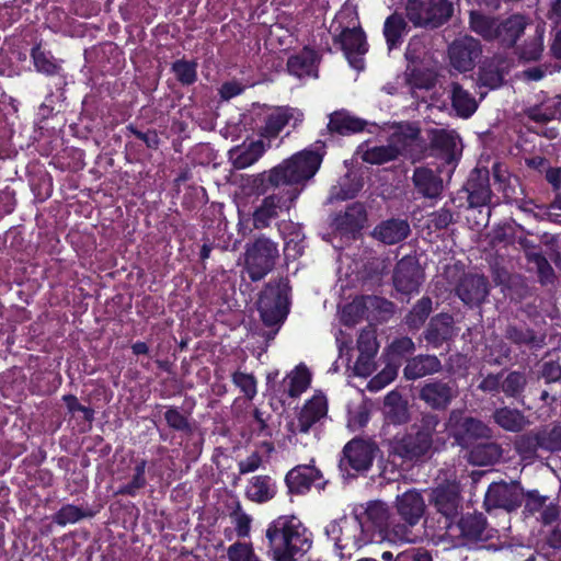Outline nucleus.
I'll use <instances>...</instances> for the list:
<instances>
[{
  "mask_svg": "<svg viewBox=\"0 0 561 561\" xmlns=\"http://www.w3.org/2000/svg\"><path fill=\"white\" fill-rule=\"evenodd\" d=\"M322 160V153L305 149L270 171L254 175L251 186L257 195H265L272 191L254 211V220L265 224L276 218L279 211L289 210L302 191L299 185L314 176Z\"/></svg>",
  "mask_w": 561,
  "mask_h": 561,
  "instance_id": "nucleus-1",
  "label": "nucleus"
},
{
  "mask_svg": "<svg viewBox=\"0 0 561 561\" xmlns=\"http://www.w3.org/2000/svg\"><path fill=\"white\" fill-rule=\"evenodd\" d=\"M439 423L437 414L423 413L402 435L397 434L387 442L388 461L393 466L424 461L432 454L434 435Z\"/></svg>",
  "mask_w": 561,
  "mask_h": 561,
  "instance_id": "nucleus-2",
  "label": "nucleus"
},
{
  "mask_svg": "<svg viewBox=\"0 0 561 561\" xmlns=\"http://www.w3.org/2000/svg\"><path fill=\"white\" fill-rule=\"evenodd\" d=\"M265 537L274 561H295L296 556L307 552L312 541L307 528L295 515H280L266 528Z\"/></svg>",
  "mask_w": 561,
  "mask_h": 561,
  "instance_id": "nucleus-3",
  "label": "nucleus"
},
{
  "mask_svg": "<svg viewBox=\"0 0 561 561\" xmlns=\"http://www.w3.org/2000/svg\"><path fill=\"white\" fill-rule=\"evenodd\" d=\"M469 24L471 31L485 42L495 44L503 50H510L525 35L530 20L523 13H513L508 16H491L479 11H471Z\"/></svg>",
  "mask_w": 561,
  "mask_h": 561,
  "instance_id": "nucleus-4",
  "label": "nucleus"
},
{
  "mask_svg": "<svg viewBox=\"0 0 561 561\" xmlns=\"http://www.w3.org/2000/svg\"><path fill=\"white\" fill-rule=\"evenodd\" d=\"M291 286L288 276H280L267 282L259 294L257 311L264 325L274 327L283 323L290 310Z\"/></svg>",
  "mask_w": 561,
  "mask_h": 561,
  "instance_id": "nucleus-5",
  "label": "nucleus"
},
{
  "mask_svg": "<svg viewBox=\"0 0 561 561\" xmlns=\"http://www.w3.org/2000/svg\"><path fill=\"white\" fill-rule=\"evenodd\" d=\"M346 12H339L330 25V33L333 35V43L340 45L351 67L357 70L364 69V59L362 58L368 51L366 33L362 28L358 18L355 15L357 24L344 25L343 19Z\"/></svg>",
  "mask_w": 561,
  "mask_h": 561,
  "instance_id": "nucleus-6",
  "label": "nucleus"
},
{
  "mask_svg": "<svg viewBox=\"0 0 561 561\" xmlns=\"http://www.w3.org/2000/svg\"><path fill=\"white\" fill-rule=\"evenodd\" d=\"M459 515L456 520L449 522L447 526H438L437 536L440 539L449 540L454 546H462L488 538L484 535L488 520L482 513L468 512Z\"/></svg>",
  "mask_w": 561,
  "mask_h": 561,
  "instance_id": "nucleus-7",
  "label": "nucleus"
},
{
  "mask_svg": "<svg viewBox=\"0 0 561 561\" xmlns=\"http://www.w3.org/2000/svg\"><path fill=\"white\" fill-rule=\"evenodd\" d=\"M454 5L448 0H408L405 14L415 27L434 30L451 18Z\"/></svg>",
  "mask_w": 561,
  "mask_h": 561,
  "instance_id": "nucleus-8",
  "label": "nucleus"
},
{
  "mask_svg": "<svg viewBox=\"0 0 561 561\" xmlns=\"http://www.w3.org/2000/svg\"><path fill=\"white\" fill-rule=\"evenodd\" d=\"M279 257L278 245L271 239L261 236L247 244L244 270L252 282L263 279L275 267Z\"/></svg>",
  "mask_w": 561,
  "mask_h": 561,
  "instance_id": "nucleus-9",
  "label": "nucleus"
},
{
  "mask_svg": "<svg viewBox=\"0 0 561 561\" xmlns=\"http://www.w3.org/2000/svg\"><path fill=\"white\" fill-rule=\"evenodd\" d=\"M446 431L457 446L466 449L472 447L479 439L491 437V430L481 420L465 416L457 410L450 412Z\"/></svg>",
  "mask_w": 561,
  "mask_h": 561,
  "instance_id": "nucleus-10",
  "label": "nucleus"
},
{
  "mask_svg": "<svg viewBox=\"0 0 561 561\" xmlns=\"http://www.w3.org/2000/svg\"><path fill=\"white\" fill-rule=\"evenodd\" d=\"M428 503L442 517L438 526H447L449 522L456 520L463 507L459 484L447 482L433 488L428 495Z\"/></svg>",
  "mask_w": 561,
  "mask_h": 561,
  "instance_id": "nucleus-11",
  "label": "nucleus"
},
{
  "mask_svg": "<svg viewBox=\"0 0 561 561\" xmlns=\"http://www.w3.org/2000/svg\"><path fill=\"white\" fill-rule=\"evenodd\" d=\"M378 450V445L373 439L354 437L343 447L340 469L347 472L353 470L356 473L367 472L373 467Z\"/></svg>",
  "mask_w": 561,
  "mask_h": 561,
  "instance_id": "nucleus-12",
  "label": "nucleus"
},
{
  "mask_svg": "<svg viewBox=\"0 0 561 561\" xmlns=\"http://www.w3.org/2000/svg\"><path fill=\"white\" fill-rule=\"evenodd\" d=\"M84 57L102 75L115 76L125 67L124 51L113 42L93 46L85 50Z\"/></svg>",
  "mask_w": 561,
  "mask_h": 561,
  "instance_id": "nucleus-13",
  "label": "nucleus"
},
{
  "mask_svg": "<svg viewBox=\"0 0 561 561\" xmlns=\"http://www.w3.org/2000/svg\"><path fill=\"white\" fill-rule=\"evenodd\" d=\"M524 490L518 482H497L489 485L484 496V505L491 508H504L507 512L517 510L523 504Z\"/></svg>",
  "mask_w": 561,
  "mask_h": 561,
  "instance_id": "nucleus-14",
  "label": "nucleus"
},
{
  "mask_svg": "<svg viewBox=\"0 0 561 561\" xmlns=\"http://www.w3.org/2000/svg\"><path fill=\"white\" fill-rule=\"evenodd\" d=\"M466 194L469 208L489 207L492 198L490 172L486 168H474L461 190ZM490 214V208H488Z\"/></svg>",
  "mask_w": 561,
  "mask_h": 561,
  "instance_id": "nucleus-15",
  "label": "nucleus"
},
{
  "mask_svg": "<svg viewBox=\"0 0 561 561\" xmlns=\"http://www.w3.org/2000/svg\"><path fill=\"white\" fill-rule=\"evenodd\" d=\"M319 468L313 465H297L285 476V484L289 495H305L314 485L323 489L325 482Z\"/></svg>",
  "mask_w": 561,
  "mask_h": 561,
  "instance_id": "nucleus-16",
  "label": "nucleus"
},
{
  "mask_svg": "<svg viewBox=\"0 0 561 561\" xmlns=\"http://www.w3.org/2000/svg\"><path fill=\"white\" fill-rule=\"evenodd\" d=\"M458 396V388L455 380H431L421 387L419 398L432 410L445 411Z\"/></svg>",
  "mask_w": 561,
  "mask_h": 561,
  "instance_id": "nucleus-17",
  "label": "nucleus"
},
{
  "mask_svg": "<svg viewBox=\"0 0 561 561\" xmlns=\"http://www.w3.org/2000/svg\"><path fill=\"white\" fill-rule=\"evenodd\" d=\"M481 53L480 42L471 36L456 39L448 48L450 65L460 72L472 70Z\"/></svg>",
  "mask_w": 561,
  "mask_h": 561,
  "instance_id": "nucleus-18",
  "label": "nucleus"
},
{
  "mask_svg": "<svg viewBox=\"0 0 561 561\" xmlns=\"http://www.w3.org/2000/svg\"><path fill=\"white\" fill-rule=\"evenodd\" d=\"M392 279L398 291L411 295L419 293L423 280V272L415 259L404 256L397 263Z\"/></svg>",
  "mask_w": 561,
  "mask_h": 561,
  "instance_id": "nucleus-19",
  "label": "nucleus"
},
{
  "mask_svg": "<svg viewBox=\"0 0 561 561\" xmlns=\"http://www.w3.org/2000/svg\"><path fill=\"white\" fill-rule=\"evenodd\" d=\"M489 293V279L484 275L465 274L456 286V295L470 307L483 304Z\"/></svg>",
  "mask_w": 561,
  "mask_h": 561,
  "instance_id": "nucleus-20",
  "label": "nucleus"
},
{
  "mask_svg": "<svg viewBox=\"0 0 561 561\" xmlns=\"http://www.w3.org/2000/svg\"><path fill=\"white\" fill-rule=\"evenodd\" d=\"M351 530H360L364 533V524L357 517L350 524L346 518L341 522L332 520L325 527L327 536L334 541L335 549L339 551L341 557H344L345 550L358 549L360 543L357 541L356 535H346Z\"/></svg>",
  "mask_w": 561,
  "mask_h": 561,
  "instance_id": "nucleus-21",
  "label": "nucleus"
},
{
  "mask_svg": "<svg viewBox=\"0 0 561 561\" xmlns=\"http://www.w3.org/2000/svg\"><path fill=\"white\" fill-rule=\"evenodd\" d=\"M320 62L321 56L319 53L310 46H304L299 51L287 58L286 69L290 76L299 79L306 77L317 79Z\"/></svg>",
  "mask_w": 561,
  "mask_h": 561,
  "instance_id": "nucleus-22",
  "label": "nucleus"
},
{
  "mask_svg": "<svg viewBox=\"0 0 561 561\" xmlns=\"http://www.w3.org/2000/svg\"><path fill=\"white\" fill-rule=\"evenodd\" d=\"M367 220V213L363 204L355 202L348 205L344 211L334 215L331 227L341 236L359 233Z\"/></svg>",
  "mask_w": 561,
  "mask_h": 561,
  "instance_id": "nucleus-23",
  "label": "nucleus"
},
{
  "mask_svg": "<svg viewBox=\"0 0 561 561\" xmlns=\"http://www.w3.org/2000/svg\"><path fill=\"white\" fill-rule=\"evenodd\" d=\"M523 503L524 513L531 516L540 513L539 520L543 525H551L559 519V505L549 501V496L541 495L538 490H529L524 493Z\"/></svg>",
  "mask_w": 561,
  "mask_h": 561,
  "instance_id": "nucleus-24",
  "label": "nucleus"
},
{
  "mask_svg": "<svg viewBox=\"0 0 561 561\" xmlns=\"http://www.w3.org/2000/svg\"><path fill=\"white\" fill-rule=\"evenodd\" d=\"M412 183L415 192L428 199L438 198L444 190L440 174L427 167H416L413 170Z\"/></svg>",
  "mask_w": 561,
  "mask_h": 561,
  "instance_id": "nucleus-25",
  "label": "nucleus"
},
{
  "mask_svg": "<svg viewBox=\"0 0 561 561\" xmlns=\"http://www.w3.org/2000/svg\"><path fill=\"white\" fill-rule=\"evenodd\" d=\"M430 148L432 154L446 164H454L459 160L457 151V138L453 131L446 129H433L431 131Z\"/></svg>",
  "mask_w": 561,
  "mask_h": 561,
  "instance_id": "nucleus-26",
  "label": "nucleus"
},
{
  "mask_svg": "<svg viewBox=\"0 0 561 561\" xmlns=\"http://www.w3.org/2000/svg\"><path fill=\"white\" fill-rule=\"evenodd\" d=\"M396 508L401 519L409 526H415L425 513V502L417 491H408L397 497Z\"/></svg>",
  "mask_w": 561,
  "mask_h": 561,
  "instance_id": "nucleus-27",
  "label": "nucleus"
},
{
  "mask_svg": "<svg viewBox=\"0 0 561 561\" xmlns=\"http://www.w3.org/2000/svg\"><path fill=\"white\" fill-rule=\"evenodd\" d=\"M328 414V402L323 394L307 400L297 417L298 432L309 433L310 428Z\"/></svg>",
  "mask_w": 561,
  "mask_h": 561,
  "instance_id": "nucleus-28",
  "label": "nucleus"
},
{
  "mask_svg": "<svg viewBox=\"0 0 561 561\" xmlns=\"http://www.w3.org/2000/svg\"><path fill=\"white\" fill-rule=\"evenodd\" d=\"M411 233L408 220L401 218H389L380 221L373 231L375 239L392 245L405 240Z\"/></svg>",
  "mask_w": 561,
  "mask_h": 561,
  "instance_id": "nucleus-29",
  "label": "nucleus"
},
{
  "mask_svg": "<svg viewBox=\"0 0 561 561\" xmlns=\"http://www.w3.org/2000/svg\"><path fill=\"white\" fill-rule=\"evenodd\" d=\"M453 317L448 313L442 312L430 320L423 335L428 345L434 348H438L453 337Z\"/></svg>",
  "mask_w": 561,
  "mask_h": 561,
  "instance_id": "nucleus-30",
  "label": "nucleus"
},
{
  "mask_svg": "<svg viewBox=\"0 0 561 561\" xmlns=\"http://www.w3.org/2000/svg\"><path fill=\"white\" fill-rule=\"evenodd\" d=\"M366 126L367 121L341 110L329 116L327 128L330 135L351 136L364 131Z\"/></svg>",
  "mask_w": 561,
  "mask_h": 561,
  "instance_id": "nucleus-31",
  "label": "nucleus"
},
{
  "mask_svg": "<svg viewBox=\"0 0 561 561\" xmlns=\"http://www.w3.org/2000/svg\"><path fill=\"white\" fill-rule=\"evenodd\" d=\"M291 118V108L277 107L273 112L266 113L261 117V124L256 125V131L263 138H276L285 126L289 124Z\"/></svg>",
  "mask_w": 561,
  "mask_h": 561,
  "instance_id": "nucleus-32",
  "label": "nucleus"
},
{
  "mask_svg": "<svg viewBox=\"0 0 561 561\" xmlns=\"http://www.w3.org/2000/svg\"><path fill=\"white\" fill-rule=\"evenodd\" d=\"M442 368L443 365L437 356L421 354L408 359L403 375L408 380H416L439 373Z\"/></svg>",
  "mask_w": 561,
  "mask_h": 561,
  "instance_id": "nucleus-33",
  "label": "nucleus"
},
{
  "mask_svg": "<svg viewBox=\"0 0 561 561\" xmlns=\"http://www.w3.org/2000/svg\"><path fill=\"white\" fill-rule=\"evenodd\" d=\"M265 146L263 140L243 142L229 150V158L237 170H242L254 164L264 154Z\"/></svg>",
  "mask_w": 561,
  "mask_h": 561,
  "instance_id": "nucleus-34",
  "label": "nucleus"
},
{
  "mask_svg": "<svg viewBox=\"0 0 561 561\" xmlns=\"http://www.w3.org/2000/svg\"><path fill=\"white\" fill-rule=\"evenodd\" d=\"M504 336L512 344L531 350H539L545 345V335H538L536 331L526 324H508Z\"/></svg>",
  "mask_w": 561,
  "mask_h": 561,
  "instance_id": "nucleus-35",
  "label": "nucleus"
},
{
  "mask_svg": "<svg viewBox=\"0 0 561 561\" xmlns=\"http://www.w3.org/2000/svg\"><path fill=\"white\" fill-rule=\"evenodd\" d=\"M277 494L276 482L267 474L254 476L245 490L247 497L259 504L266 503Z\"/></svg>",
  "mask_w": 561,
  "mask_h": 561,
  "instance_id": "nucleus-36",
  "label": "nucleus"
},
{
  "mask_svg": "<svg viewBox=\"0 0 561 561\" xmlns=\"http://www.w3.org/2000/svg\"><path fill=\"white\" fill-rule=\"evenodd\" d=\"M450 101L453 110L460 118L467 119L471 117L478 108V102L474 96L458 82L451 83Z\"/></svg>",
  "mask_w": 561,
  "mask_h": 561,
  "instance_id": "nucleus-37",
  "label": "nucleus"
},
{
  "mask_svg": "<svg viewBox=\"0 0 561 561\" xmlns=\"http://www.w3.org/2000/svg\"><path fill=\"white\" fill-rule=\"evenodd\" d=\"M408 31L409 26L402 14L397 12L390 14L386 19L382 30L388 49L393 50L399 48Z\"/></svg>",
  "mask_w": 561,
  "mask_h": 561,
  "instance_id": "nucleus-38",
  "label": "nucleus"
},
{
  "mask_svg": "<svg viewBox=\"0 0 561 561\" xmlns=\"http://www.w3.org/2000/svg\"><path fill=\"white\" fill-rule=\"evenodd\" d=\"M514 449L523 460H533L539 449L543 450L541 431H530L516 436Z\"/></svg>",
  "mask_w": 561,
  "mask_h": 561,
  "instance_id": "nucleus-39",
  "label": "nucleus"
},
{
  "mask_svg": "<svg viewBox=\"0 0 561 561\" xmlns=\"http://www.w3.org/2000/svg\"><path fill=\"white\" fill-rule=\"evenodd\" d=\"M31 58L37 72L47 77L57 76L62 70L61 65L56 60L50 50H46L38 43L31 49Z\"/></svg>",
  "mask_w": 561,
  "mask_h": 561,
  "instance_id": "nucleus-40",
  "label": "nucleus"
},
{
  "mask_svg": "<svg viewBox=\"0 0 561 561\" xmlns=\"http://www.w3.org/2000/svg\"><path fill=\"white\" fill-rule=\"evenodd\" d=\"M147 463L148 462L146 459H138L135 463V467L133 468L130 480L127 483L119 485L115 494L130 497L137 496L139 491L147 485Z\"/></svg>",
  "mask_w": 561,
  "mask_h": 561,
  "instance_id": "nucleus-41",
  "label": "nucleus"
},
{
  "mask_svg": "<svg viewBox=\"0 0 561 561\" xmlns=\"http://www.w3.org/2000/svg\"><path fill=\"white\" fill-rule=\"evenodd\" d=\"M494 422L507 432L518 433L526 425L523 412L508 407L499 408L493 413Z\"/></svg>",
  "mask_w": 561,
  "mask_h": 561,
  "instance_id": "nucleus-42",
  "label": "nucleus"
},
{
  "mask_svg": "<svg viewBox=\"0 0 561 561\" xmlns=\"http://www.w3.org/2000/svg\"><path fill=\"white\" fill-rule=\"evenodd\" d=\"M512 50L519 61H537L543 51L542 36L537 34L529 36L522 44L517 43Z\"/></svg>",
  "mask_w": 561,
  "mask_h": 561,
  "instance_id": "nucleus-43",
  "label": "nucleus"
},
{
  "mask_svg": "<svg viewBox=\"0 0 561 561\" xmlns=\"http://www.w3.org/2000/svg\"><path fill=\"white\" fill-rule=\"evenodd\" d=\"M197 67L195 59L188 60L183 57L171 64L170 71L182 87H190L198 80Z\"/></svg>",
  "mask_w": 561,
  "mask_h": 561,
  "instance_id": "nucleus-44",
  "label": "nucleus"
},
{
  "mask_svg": "<svg viewBox=\"0 0 561 561\" xmlns=\"http://www.w3.org/2000/svg\"><path fill=\"white\" fill-rule=\"evenodd\" d=\"M470 448L469 458L478 466L493 465L502 456L501 447L495 443L474 444Z\"/></svg>",
  "mask_w": 561,
  "mask_h": 561,
  "instance_id": "nucleus-45",
  "label": "nucleus"
},
{
  "mask_svg": "<svg viewBox=\"0 0 561 561\" xmlns=\"http://www.w3.org/2000/svg\"><path fill=\"white\" fill-rule=\"evenodd\" d=\"M164 420L168 427L174 432L185 436H191L194 433V425L191 423L188 415L184 414L179 407H167Z\"/></svg>",
  "mask_w": 561,
  "mask_h": 561,
  "instance_id": "nucleus-46",
  "label": "nucleus"
},
{
  "mask_svg": "<svg viewBox=\"0 0 561 561\" xmlns=\"http://www.w3.org/2000/svg\"><path fill=\"white\" fill-rule=\"evenodd\" d=\"M526 259L536 266L538 282L542 286L554 284L557 280L556 272L541 252H526Z\"/></svg>",
  "mask_w": 561,
  "mask_h": 561,
  "instance_id": "nucleus-47",
  "label": "nucleus"
},
{
  "mask_svg": "<svg viewBox=\"0 0 561 561\" xmlns=\"http://www.w3.org/2000/svg\"><path fill=\"white\" fill-rule=\"evenodd\" d=\"M93 516L94 512L90 510H82L73 504H65L53 515V522L58 526H66Z\"/></svg>",
  "mask_w": 561,
  "mask_h": 561,
  "instance_id": "nucleus-48",
  "label": "nucleus"
},
{
  "mask_svg": "<svg viewBox=\"0 0 561 561\" xmlns=\"http://www.w3.org/2000/svg\"><path fill=\"white\" fill-rule=\"evenodd\" d=\"M400 154L399 149L393 145L375 146L368 148L362 156L364 162L370 164H383L396 160Z\"/></svg>",
  "mask_w": 561,
  "mask_h": 561,
  "instance_id": "nucleus-49",
  "label": "nucleus"
},
{
  "mask_svg": "<svg viewBox=\"0 0 561 561\" xmlns=\"http://www.w3.org/2000/svg\"><path fill=\"white\" fill-rule=\"evenodd\" d=\"M432 312V299L422 297L407 314L405 322L410 329H420Z\"/></svg>",
  "mask_w": 561,
  "mask_h": 561,
  "instance_id": "nucleus-50",
  "label": "nucleus"
},
{
  "mask_svg": "<svg viewBox=\"0 0 561 561\" xmlns=\"http://www.w3.org/2000/svg\"><path fill=\"white\" fill-rule=\"evenodd\" d=\"M310 383L311 374L305 365L300 364L296 367L295 374L289 379L288 397L298 398L309 388Z\"/></svg>",
  "mask_w": 561,
  "mask_h": 561,
  "instance_id": "nucleus-51",
  "label": "nucleus"
},
{
  "mask_svg": "<svg viewBox=\"0 0 561 561\" xmlns=\"http://www.w3.org/2000/svg\"><path fill=\"white\" fill-rule=\"evenodd\" d=\"M527 385L525 373L513 370L502 381L501 390L508 398H518L523 394Z\"/></svg>",
  "mask_w": 561,
  "mask_h": 561,
  "instance_id": "nucleus-52",
  "label": "nucleus"
},
{
  "mask_svg": "<svg viewBox=\"0 0 561 561\" xmlns=\"http://www.w3.org/2000/svg\"><path fill=\"white\" fill-rule=\"evenodd\" d=\"M405 82L411 89L420 90H430L435 85L432 75L417 67H413L405 71Z\"/></svg>",
  "mask_w": 561,
  "mask_h": 561,
  "instance_id": "nucleus-53",
  "label": "nucleus"
},
{
  "mask_svg": "<svg viewBox=\"0 0 561 561\" xmlns=\"http://www.w3.org/2000/svg\"><path fill=\"white\" fill-rule=\"evenodd\" d=\"M231 380L236 387L244 394L248 400H252L257 393V382L252 374L236 370L231 375Z\"/></svg>",
  "mask_w": 561,
  "mask_h": 561,
  "instance_id": "nucleus-54",
  "label": "nucleus"
},
{
  "mask_svg": "<svg viewBox=\"0 0 561 561\" xmlns=\"http://www.w3.org/2000/svg\"><path fill=\"white\" fill-rule=\"evenodd\" d=\"M378 342L375 331L371 329H363L357 339V350L364 357H375L378 352Z\"/></svg>",
  "mask_w": 561,
  "mask_h": 561,
  "instance_id": "nucleus-55",
  "label": "nucleus"
},
{
  "mask_svg": "<svg viewBox=\"0 0 561 561\" xmlns=\"http://www.w3.org/2000/svg\"><path fill=\"white\" fill-rule=\"evenodd\" d=\"M415 350L414 342L409 336L394 339L388 347L391 362H399L402 357L412 354Z\"/></svg>",
  "mask_w": 561,
  "mask_h": 561,
  "instance_id": "nucleus-56",
  "label": "nucleus"
},
{
  "mask_svg": "<svg viewBox=\"0 0 561 561\" xmlns=\"http://www.w3.org/2000/svg\"><path fill=\"white\" fill-rule=\"evenodd\" d=\"M126 136L133 135L137 139L141 140L148 149L157 150L160 146V137L156 129H147L146 131L139 129L134 124L126 126Z\"/></svg>",
  "mask_w": 561,
  "mask_h": 561,
  "instance_id": "nucleus-57",
  "label": "nucleus"
},
{
  "mask_svg": "<svg viewBox=\"0 0 561 561\" xmlns=\"http://www.w3.org/2000/svg\"><path fill=\"white\" fill-rule=\"evenodd\" d=\"M478 80L483 87L496 89L502 85L504 76L497 67L488 65L480 68Z\"/></svg>",
  "mask_w": 561,
  "mask_h": 561,
  "instance_id": "nucleus-58",
  "label": "nucleus"
},
{
  "mask_svg": "<svg viewBox=\"0 0 561 561\" xmlns=\"http://www.w3.org/2000/svg\"><path fill=\"white\" fill-rule=\"evenodd\" d=\"M22 18V8L14 1L0 5V28L7 30Z\"/></svg>",
  "mask_w": 561,
  "mask_h": 561,
  "instance_id": "nucleus-59",
  "label": "nucleus"
},
{
  "mask_svg": "<svg viewBox=\"0 0 561 561\" xmlns=\"http://www.w3.org/2000/svg\"><path fill=\"white\" fill-rule=\"evenodd\" d=\"M527 117L536 123L546 124L552 119H556L559 115V111L556 105L542 104L540 106L530 107L526 112Z\"/></svg>",
  "mask_w": 561,
  "mask_h": 561,
  "instance_id": "nucleus-60",
  "label": "nucleus"
},
{
  "mask_svg": "<svg viewBox=\"0 0 561 561\" xmlns=\"http://www.w3.org/2000/svg\"><path fill=\"white\" fill-rule=\"evenodd\" d=\"M230 516L233 519L237 536L239 538L249 537L252 518L250 515L242 511L240 503L237 504L236 510L231 513Z\"/></svg>",
  "mask_w": 561,
  "mask_h": 561,
  "instance_id": "nucleus-61",
  "label": "nucleus"
},
{
  "mask_svg": "<svg viewBox=\"0 0 561 561\" xmlns=\"http://www.w3.org/2000/svg\"><path fill=\"white\" fill-rule=\"evenodd\" d=\"M538 378L543 379L546 385L561 381V365L556 360L543 362Z\"/></svg>",
  "mask_w": 561,
  "mask_h": 561,
  "instance_id": "nucleus-62",
  "label": "nucleus"
},
{
  "mask_svg": "<svg viewBox=\"0 0 561 561\" xmlns=\"http://www.w3.org/2000/svg\"><path fill=\"white\" fill-rule=\"evenodd\" d=\"M543 438V450L549 453L561 451V425L551 430H540Z\"/></svg>",
  "mask_w": 561,
  "mask_h": 561,
  "instance_id": "nucleus-63",
  "label": "nucleus"
},
{
  "mask_svg": "<svg viewBox=\"0 0 561 561\" xmlns=\"http://www.w3.org/2000/svg\"><path fill=\"white\" fill-rule=\"evenodd\" d=\"M229 561H248L254 557L252 543L237 541L229 546L227 550Z\"/></svg>",
  "mask_w": 561,
  "mask_h": 561,
  "instance_id": "nucleus-64",
  "label": "nucleus"
}]
</instances>
